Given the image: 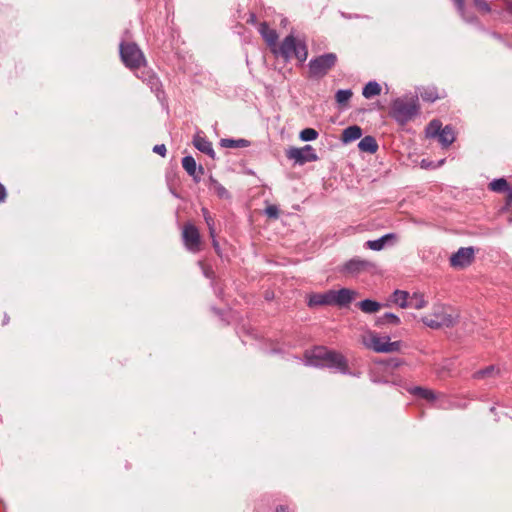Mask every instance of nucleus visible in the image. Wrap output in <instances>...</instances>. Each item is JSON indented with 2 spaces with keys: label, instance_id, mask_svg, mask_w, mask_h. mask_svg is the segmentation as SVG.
Instances as JSON below:
<instances>
[{
  "label": "nucleus",
  "instance_id": "obj_1",
  "mask_svg": "<svg viewBox=\"0 0 512 512\" xmlns=\"http://www.w3.org/2000/svg\"><path fill=\"white\" fill-rule=\"evenodd\" d=\"M306 364L315 367H329L338 370L343 374L348 373V364L346 358L335 351L325 347H316L305 354Z\"/></svg>",
  "mask_w": 512,
  "mask_h": 512
},
{
  "label": "nucleus",
  "instance_id": "obj_2",
  "mask_svg": "<svg viewBox=\"0 0 512 512\" xmlns=\"http://www.w3.org/2000/svg\"><path fill=\"white\" fill-rule=\"evenodd\" d=\"M275 55L281 56L285 61L295 57L300 62H305L308 57V49L304 41L296 39L293 35L286 36L280 46L272 49Z\"/></svg>",
  "mask_w": 512,
  "mask_h": 512
},
{
  "label": "nucleus",
  "instance_id": "obj_3",
  "mask_svg": "<svg viewBox=\"0 0 512 512\" xmlns=\"http://www.w3.org/2000/svg\"><path fill=\"white\" fill-rule=\"evenodd\" d=\"M419 109L417 97L397 98L392 102L390 114L396 122L404 125L419 113Z\"/></svg>",
  "mask_w": 512,
  "mask_h": 512
},
{
  "label": "nucleus",
  "instance_id": "obj_4",
  "mask_svg": "<svg viewBox=\"0 0 512 512\" xmlns=\"http://www.w3.org/2000/svg\"><path fill=\"white\" fill-rule=\"evenodd\" d=\"M422 323L431 329L452 327L456 323V315L451 309L443 304H435L432 313L421 318Z\"/></svg>",
  "mask_w": 512,
  "mask_h": 512
},
{
  "label": "nucleus",
  "instance_id": "obj_5",
  "mask_svg": "<svg viewBox=\"0 0 512 512\" xmlns=\"http://www.w3.org/2000/svg\"><path fill=\"white\" fill-rule=\"evenodd\" d=\"M337 62V55L335 53H326L315 57L309 61V73L313 78L324 77Z\"/></svg>",
  "mask_w": 512,
  "mask_h": 512
},
{
  "label": "nucleus",
  "instance_id": "obj_6",
  "mask_svg": "<svg viewBox=\"0 0 512 512\" xmlns=\"http://www.w3.org/2000/svg\"><path fill=\"white\" fill-rule=\"evenodd\" d=\"M120 56L123 63L130 69L139 68L145 62L143 53L134 43H121Z\"/></svg>",
  "mask_w": 512,
  "mask_h": 512
},
{
  "label": "nucleus",
  "instance_id": "obj_7",
  "mask_svg": "<svg viewBox=\"0 0 512 512\" xmlns=\"http://www.w3.org/2000/svg\"><path fill=\"white\" fill-rule=\"evenodd\" d=\"M182 240L185 248L198 253L202 249V241L198 228L192 223H186L182 229Z\"/></svg>",
  "mask_w": 512,
  "mask_h": 512
},
{
  "label": "nucleus",
  "instance_id": "obj_8",
  "mask_svg": "<svg viewBox=\"0 0 512 512\" xmlns=\"http://www.w3.org/2000/svg\"><path fill=\"white\" fill-rule=\"evenodd\" d=\"M365 345L377 353L396 352L401 348L400 341L390 342L388 337H379L377 335H372L369 341L365 342Z\"/></svg>",
  "mask_w": 512,
  "mask_h": 512
},
{
  "label": "nucleus",
  "instance_id": "obj_9",
  "mask_svg": "<svg viewBox=\"0 0 512 512\" xmlns=\"http://www.w3.org/2000/svg\"><path fill=\"white\" fill-rule=\"evenodd\" d=\"M286 156L299 165L318 160V156L311 145H305L302 148L291 147L286 151Z\"/></svg>",
  "mask_w": 512,
  "mask_h": 512
},
{
  "label": "nucleus",
  "instance_id": "obj_10",
  "mask_svg": "<svg viewBox=\"0 0 512 512\" xmlns=\"http://www.w3.org/2000/svg\"><path fill=\"white\" fill-rule=\"evenodd\" d=\"M474 260V249L472 247H462L451 255L450 265L453 268L462 269L469 266Z\"/></svg>",
  "mask_w": 512,
  "mask_h": 512
},
{
  "label": "nucleus",
  "instance_id": "obj_11",
  "mask_svg": "<svg viewBox=\"0 0 512 512\" xmlns=\"http://www.w3.org/2000/svg\"><path fill=\"white\" fill-rule=\"evenodd\" d=\"M373 267V263L368 260L353 258L344 264L342 271L350 275H357Z\"/></svg>",
  "mask_w": 512,
  "mask_h": 512
},
{
  "label": "nucleus",
  "instance_id": "obj_12",
  "mask_svg": "<svg viewBox=\"0 0 512 512\" xmlns=\"http://www.w3.org/2000/svg\"><path fill=\"white\" fill-rule=\"evenodd\" d=\"M333 305L339 307L348 306L355 298L356 291L342 288L340 290H331Z\"/></svg>",
  "mask_w": 512,
  "mask_h": 512
},
{
  "label": "nucleus",
  "instance_id": "obj_13",
  "mask_svg": "<svg viewBox=\"0 0 512 512\" xmlns=\"http://www.w3.org/2000/svg\"><path fill=\"white\" fill-rule=\"evenodd\" d=\"M308 306L318 307V306H327V305H333L332 302V294L331 290H328L324 293H312L308 297Z\"/></svg>",
  "mask_w": 512,
  "mask_h": 512
},
{
  "label": "nucleus",
  "instance_id": "obj_14",
  "mask_svg": "<svg viewBox=\"0 0 512 512\" xmlns=\"http://www.w3.org/2000/svg\"><path fill=\"white\" fill-rule=\"evenodd\" d=\"M182 166H183L184 170L191 177H193V179L195 181L198 182L200 180V175L203 174L204 170H203L202 166H199L197 168L196 161H195V159L192 156L188 155V156L183 157V159H182Z\"/></svg>",
  "mask_w": 512,
  "mask_h": 512
},
{
  "label": "nucleus",
  "instance_id": "obj_15",
  "mask_svg": "<svg viewBox=\"0 0 512 512\" xmlns=\"http://www.w3.org/2000/svg\"><path fill=\"white\" fill-rule=\"evenodd\" d=\"M259 33L264 38L267 45L274 49L278 40V34L276 30L271 29L266 22H263L259 26Z\"/></svg>",
  "mask_w": 512,
  "mask_h": 512
},
{
  "label": "nucleus",
  "instance_id": "obj_16",
  "mask_svg": "<svg viewBox=\"0 0 512 512\" xmlns=\"http://www.w3.org/2000/svg\"><path fill=\"white\" fill-rule=\"evenodd\" d=\"M489 189L497 193L508 192L507 205H509L510 202L512 201V190H510L509 184L506 179H494L492 182L489 183Z\"/></svg>",
  "mask_w": 512,
  "mask_h": 512
},
{
  "label": "nucleus",
  "instance_id": "obj_17",
  "mask_svg": "<svg viewBox=\"0 0 512 512\" xmlns=\"http://www.w3.org/2000/svg\"><path fill=\"white\" fill-rule=\"evenodd\" d=\"M193 145L199 151L209 155L211 158L215 157V152L212 147V143L200 134H196L193 138Z\"/></svg>",
  "mask_w": 512,
  "mask_h": 512
},
{
  "label": "nucleus",
  "instance_id": "obj_18",
  "mask_svg": "<svg viewBox=\"0 0 512 512\" xmlns=\"http://www.w3.org/2000/svg\"><path fill=\"white\" fill-rule=\"evenodd\" d=\"M362 136V129L357 126H349L345 128L342 132L341 140L343 143H350L352 141H355Z\"/></svg>",
  "mask_w": 512,
  "mask_h": 512
},
{
  "label": "nucleus",
  "instance_id": "obj_19",
  "mask_svg": "<svg viewBox=\"0 0 512 512\" xmlns=\"http://www.w3.org/2000/svg\"><path fill=\"white\" fill-rule=\"evenodd\" d=\"M358 148L362 152L373 154L378 150V144L374 137L365 136L358 143Z\"/></svg>",
  "mask_w": 512,
  "mask_h": 512
},
{
  "label": "nucleus",
  "instance_id": "obj_20",
  "mask_svg": "<svg viewBox=\"0 0 512 512\" xmlns=\"http://www.w3.org/2000/svg\"><path fill=\"white\" fill-rule=\"evenodd\" d=\"M437 138L443 147L446 148V147L450 146L455 140V133H454L453 128L449 125L445 126L441 130V132L437 136Z\"/></svg>",
  "mask_w": 512,
  "mask_h": 512
},
{
  "label": "nucleus",
  "instance_id": "obj_21",
  "mask_svg": "<svg viewBox=\"0 0 512 512\" xmlns=\"http://www.w3.org/2000/svg\"><path fill=\"white\" fill-rule=\"evenodd\" d=\"M395 237L394 234H386L376 240H369L365 243V247L368 248V249H371V250H374V251H380L382 250L387 241L390 240V239H393Z\"/></svg>",
  "mask_w": 512,
  "mask_h": 512
},
{
  "label": "nucleus",
  "instance_id": "obj_22",
  "mask_svg": "<svg viewBox=\"0 0 512 512\" xmlns=\"http://www.w3.org/2000/svg\"><path fill=\"white\" fill-rule=\"evenodd\" d=\"M500 370L494 365H490L484 369H480L473 373L472 378L475 380H481L486 378H493L499 374Z\"/></svg>",
  "mask_w": 512,
  "mask_h": 512
},
{
  "label": "nucleus",
  "instance_id": "obj_23",
  "mask_svg": "<svg viewBox=\"0 0 512 512\" xmlns=\"http://www.w3.org/2000/svg\"><path fill=\"white\" fill-rule=\"evenodd\" d=\"M358 307L366 314H373L381 309V304L375 300L365 299L358 303Z\"/></svg>",
  "mask_w": 512,
  "mask_h": 512
},
{
  "label": "nucleus",
  "instance_id": "obj_24",
  "mask_svg": "<svg viewBox=\"0 0 512 512\" xmlns=\"http://www.w3.org/2000/svg\"><path fill=\"white\" fill-rule=\"evenodd\" d=\"M427 304H428V302L425 299V296L423 293L414 292L412 295H410L408 307L420 310V309L425 308L427 306Z\"/></svg>",
  "mask_w": 512,
  "mask_h": 512
},
{
  "label": "nucleus",
  "instance_id": "obj_25",
  "mask_svg": "<svg viewBox=\"0 0 512 512\" xmlns=\"http://www.w3.org/2000/svg\"><path fill=\"white\" fill-rule=\"evenodd\" d=\"M410 294L407 291L395 290L392 294V302L401 308H407L409 305Z\"/></svg>",
  "mask_w": 512,
  "mask_h": 512
},
{
  "label": "nucleus",
  "instance_id": "obj_26",
  "mask_svg": "<svg viewBox=\"0 0 512 512\" xmlns=\"http://www.w3.org/2000/svg\"><path fill=\"white\" fill-rule=\"evenodd\" d=\"M381 93V86L379 85V83H377L376 81H370L368 82L363 90H362V95L366 98V99H371L373 98L374 96H377Z\"/></svg>",
  "mask_w": 512,
  "mask_h": 512
},
{
  "label": "nucleus",
  "instance_id": "obj_27",
  "mask_svg": "<svg viewBox=\"0 0 512 512\" xmlns=\"http://www.w3.org/2000/svg\"><path fill=\"white\" fill-rule=\"evenodd\" d=\"M209 189L212 190L221 199L230 198L228 190L213 178H210Z\"/></svg>",
  "mask_w": 512,
  "mask_h": 512
},
{
  "label": "nucleus",
  "instance_id": "obj_28",
  "mask_svg": "<svg viewBox=\"0 0 512 512\" xmlns=\"http://www.w3.org/2000/svg\"><path fill=\"white\" fill-rule=\"evenodd\" d=\"M401 323L400 318L393 313H385L378 317L376 320L377 326L394 325L397 326Z\"/></svg>",
  "mask_w": 512,
  "mask_h": 512
},
{
  "label": "nucleus",
  "instance_id": "obj_29",
  "mask_svg": "<svg viewBox=\"0 0 512 512\" xmlns=\"http://www.w3.org/2000/svg\"><path fill=\"white\" fill-rule=\"evenodd\" d=\"M222 147L225 148H245L250 145V142L246 139H222L220 142Z\"/></svg>",
  "mask_w": 512,
  "mask_h": 512
},
{
  "label": "nucleus",
  "instance_id": "obj_30",
  "mask_svg": "<svg viewBox=\"0 0 512 512\" xmlns=\"http://www.w3.org/2000/svg\"><path fill=\"white\" fill-rule=\"evenodd\" d=\"M413 395H416L420 398L426 399L428 401H434L436 396L434 392L430 389L422 388V387H414L410 390Z\"/></svg>",
  "mask_w": 512,
  "mask_h": 512
},
{
  "label": "nucleus",
  "instance_id": "obj_31",
  "mask_svg": "<svg viewBox=\"0 0 512 512\" xmlns=\"http://www.w3.org/2000/svg\"><path fill=\"white\" fill-rule=\"evenodd\" d=\"M353 93L350 89H340L335 94L336 102L339 106H345L351 99Z\"/></svg>",
  "mask_w": 512,
  "mask_h": 512
},
{
  "label": "nucleus",
  "instance_id": "obj_32",
  "mask_svg": "<svg viewBox=\"0 0 512 512\" xmlns=\"http://www.w3.org/2000/svg\"><path fill=\"white\" fill-rule=\"evenodd\" d=\"M442 129V123L439 120H432L426 127V135L430 138H436Z\"/></svg>",
  "mask_w": 512,
  "mask_h": 512
},
{
  "label": "nucleus",
  "instance_id": "obj_33",
  "mask_svg": "<svg viewBox=\"0 0 512 512\" xmlns=\"http://www.w3.org/2000/svg\"><path fill=\"white\" fill-rule=\"evenodd\" d=\"M421 98L426 102H434L440 98V95L437 92L435 87H427L424 88L420 93Z\"/></svg>",
  "mask_w": 512,
  "mask_h": 512
},
{
  "label": "nucleus",
  "instance_id": "obj_34",
  "mask_svg": "<svg viewBox=\"0 0 512 512\" xmlns=\"http://www.w3.org/2000/svg\"><path fill=\"white\" fill-rule=\"evenodd\" d=\"M459 12V14L461 15V17L466 21V22H473L475 20V17L472 16V15H469L467 12H466V9H465V2L464 0H452Z\"/></svg>",
  "mask_w": 512,
  "mask_h": 512
},
{
  "label": "nucleus",
  "instance_id": "obj_35",
  "mask_svg": "<svg viewBox=\"0 0 512 512\" xmlns=\"http://www.w3.org/2000/svg\"><path fill=\"white\" fill-rule=\"evenodd\" d=\"M202 214L204 217V220L207 224L209 235L212 239L215 237V222L213 217L210 215L209 211L206 208H202Z\"/></svg>",
  "mask_w": 512,
  "mask_h": 512
},
{
  "label": "nucleus",
  "instance_id": "obj_36",
  "mask_svg": "<svg viewBox=\"0 0 512 512\" xmlns=\"http://www.w3.org/2000/svg\"><path fill=\"white\" fill-rule=\"evenodd\" d=\"M317 137L318 132L313 128H305L299 134V138L304 142L313 141L317 139Z\"/></svg>",
  "mask_w": 512,
  "mask_h": 512
},
{
  "label": "nucleus",
  "instance_id": "obj_37",
  "mask_svg": "<svg viewBox=\"0 0 512 512\" xmlns=\"http://www.w3.org/2000/svg\"><path fill=\"white\" fill-rule=\"evenodd\" d=\"M473 2L478 10L484 13H488L491 11L489 4L485 0H473Z\"/></svg>",
  "mask_w": 512,
  "mask_h": 512
},
{
  "label": "nucleus",
  "instance_id": "obj_38",
  "mask_svg": "<svg viewBox=\"0 0 512 512\" xmlns=\"http://www.w3.org/2000/svg\"><path fill=\"white\" fill-rule=\"evenodd\" d=\"M265 214L270 218L276 219L279 216V209L276 205H269L265 209Z\"/></svg>",
  "mask_w": 512,
  "mask_h": 512
},
{
  "label": "nucleus",
  "instance_id": "obj_39",
  "mask_svg": "<svg viewBox=\"0 0 512 512\" xmlns=\"http://www.w3.org/2000/svg\"><path fill=\"white\" fill-rule=\"evenodd\" d=\"M153 152L164 157L166 155V146L164 144H158L153 147Z\"/></svg>",
  "mask_w": 512,
  "mask_h": 512
},
{
  "label": "nucleus",
  "instance_id": "obj_40",
  "mask_svg": "<svg viewBox=\"0 0 512 512\" xmlns=\"http://www.w3.org/2000/svg\"><path fill=\"white\" fill-rule=\"evenodd\" d=\"M7 198V191L3 184L0 183V203H3L6 201Z\"/></svg>",
  "mask_w": 512,
  "mask_h": 512
},
{
  "label": "nucleus",
  "instance_id": "obj_41",
  "mask_svg": "<svg viewBox=\"0 0 512 512\" xmlns=\"http://www.w3.org/2000/svg\"><path fill=\"white\" fill-rule=\"evenodd\" d=\"M149 83L151 84V86H152V87H154V86H156V87H157V86H158V84H159V80H158V78H157V77L152 76V77L150 78V80H149Z\"/></svg>",
  "mask_w": 512,
  "mask_h": 512
},
{
  "label": "nucleus",
  "instance_id": "obj_42",
  "mask_svg": "<svg viewBox=\"0 0 512 512\" xmlns=\"http://www.w3.org/2000/svg\"><path fill=\"white\" fill-rule=\"evenodd\" d=\"M212 245H213L214 249L216 250V252H218L219 251V243L216 240V236L214 237V239H212Z\"/></svg>",
  "mask_w": 512,
  "mask_h": 512
},
{
  "label": "nucleus",
  "instance_id": "obj_43",
  "mask_svg": "<svg viewBox=\"0 0 512 512\" xmlns=\"http://www.w3.org/2000/svg\"><path fill=\"white\" fill-rule=\"evenodd\" d=\"M276 512H289L286 507L280 506L276 509Z\"/></svg>",
  "mask_w": 512,
  "mask_h": 512
},
{
  "label": "nucleus",
  "instance_id": "obj_44",
  "mask_svg": "<svg viewBox=\"0 0 512 512\" xmlns=\"http://www.w3.org/2000/svg\"><path fill=\"white\" fill-rule=\"evenodd\" d=\"M254 21H255V15H254V14H252V15H251V22H254Z\"/></svg>",
  "mask_w": 512,
  "mask_h": 512
}]
</instances>
